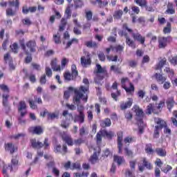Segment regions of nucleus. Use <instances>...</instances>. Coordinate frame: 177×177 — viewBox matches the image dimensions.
I'll return each instance as SVG.
<instances>
[{
  "mask_svg": "<svg viewBox=\"0 0 177 177\" xmlns=\"http://www.w3.org/2000/svg\"><path fill=\"white\" fill-rule=\"evenodd\" d=\"M88 92V87L80 86L75 89V95L73 97L74 102H76L77 107V113H84L85 108L82 104H80L81 100L86 103L88 102V95L86 93Z\"/></svg>",
  "mask_w": 177,
  "mask_h": 177,
  "instance_id": "f257e3e1",
  "label": "nucleus"
},
{
  "mask_svg": "<svg viewBox=\"0 0 177 177\" xmlns=\"http://www.w3.org/2000/svg\"><path fill=\"white\" fill-rule=\"evenodd\" d=\"M30 143L33 149H42V147H44L45 149H46L50 146L49 139H48V138L44 139V143L39 140H37L35 138L30 140Z\"/></svg>",
  "mask_w": 177,
  "mask_h": 177,
  "instance_id": "f03ea898",
  "label": "nucleus"
},
{
  "mask_svg": "<svg viewBox=\"0 0 177 177\" xmlns=\"http://www.w3.org/2000/svg\"><path fill=\"white\" fill-rule=\"evenodd\" d=\"M136 113V120L138 122H140V124L142 125L143 124V117H145V113H143V110L139 108L138 106H135L133 108Z\"/></svg>",
  "mask_w": 177,
  "mask_h": 177,
  "instance_id": "7ed1b4c3",
  "label": "nucleus"
},
{
  "mask_svg": "<svg viewBox=\"0 0 177 177\" xmlns=\"http://www.w3.org/2000/svg\"><path fill=\"white\" fill-rule=\"evenodd\" d=\"M171 37H160L158 38V48L159 49H165L168 45V41H171Z\"/></svg>",
  "mask_w": 177,
  "mask_h": 177,
  "instance_id": "20e7f679",
  "label": "nucleus"
},
{
  "mask_svg": "<svg viewBox=\"0 0 177 177\" xmlns=\"http://www.w3.org/2000/svg\"><path fill=\"white\" fill-rule=\"evenodd\" d=\"M142 164L143 165L138 163V169L140 172H143L145 168H147V169H153V165H151V163H150L146 158H142Z\"/></svg>",
  "mask_w": 177,
  "mask_h": 177,
  "instance_id": "39448f33",
  "label": "nucleus"
},
{
  "mask_svg": "<svg viewBox=\"0 0 177 177\" xmlns=\"http://www.w3.org/2000/svg\"><path fill=\"white\" fill-rule=\"evenodd\" d=\"M80 63L82 67L86 68L88 66H91L92 60L91 59V54L89 53H86V57L82 56L80 58Z\"/></svg>",
  "mask_w": 177,
  "mask_h": 177,
  "instance_id": "423d86ee",
  "label": "nucleus"
},
{
  "mask_svg": "<svg viewBox=\"0 0 177 177\" xmlns=\"http://www.w3.org/2000/svg\"><path fill=\"white\" fill-rule=\"evenodd\" d=\"M96 67L97 77H98L99 80H103V78H104V75L107 74V71H106V70L103 68L100 64H97Z\"/></svg>",
  "mask_w": 177,
  "mask_h": 177,
  "instance_id": "0eeeda50",
  "label": "nucleus"
},
{
  "mask_svg": "<svg viewBox=\"0 0 177 177\" xmlns=\"http://www.w3.org/2000/svg\"><path fill=\"white\" fill-rule=\"evenodd\" d=\"M122 139L123 133L122 131H119L118 133V149L119 154H122Z\"/></svg>",
  "mask_w": 177,
  "mask_h": 177,
  "instance_id": "6e6552de",
  "label": "nucleus"
},
{
  "mask_svg": "<svg viewBox=\"0 0 177 177\" xmlns=\"http://www.w3.org/2000/svg\"><path fill=\"white\" fill-rule=\"evenodd\" d=\"M132 37L135 41L140 42V44H141V45H145V41H146V38L145 37L142 36V35H140V33H139L138 32H132Z\"/></svg>",
  "mask_w": 177,
  "mask_h": 177,
  "instance_id": "1a4fd4ad",
  "label": "nucleus"
},
{
  "mask_svg": "<svg viewBox=\"0 0 177 177\" xmlns=\"http://www.w3.org/2000/svg\"><path fill=\"white\" fill-rule=\"evenodd\" d=\"M28 131L30 133L33 135H41L43 133L44 129L41 126L32 127L28 129Z\"/></svg>",
  "mask_w": 177,
  "mask_h": 177,
  "instance_id": "9d476101",
  "label": "nucleus"
},
{
  "mask_svg": "<svg viewBox=\"0 0 177 177\" xmlns=\"http://www.w3.org/2000/svg\"><path fill=\"white\" fill-rule=\"evenodd\" d=\"M95 151L93 155L91 156L89 161L91 164H95V162L99 160V154H100V148L94 149Z\"/></svg>",
  "mask_w": 177,
  "mask_h": 177,
  "instance_id": "9b49d317",
  "label": "nucleus"
},
{
  "mask_svg": "<svg viewBox=\"0 0 177 177\" xmlns=\"http://www.w3.org/2000/svg\"><path fill=\"white\" fill-rule=\"evenodd\" d=\"M122 35L125 37L127 45L130 46V48H132V49H135V48H136V44H135V41L129 38V36H128L127 33L122 32Z\"/></svg>",
  "mask_w": 177,
  "mask_h": 177,
  "instance_id": "f8f14e48",
  "label": "nucleus"
},
{
  "mask_svg": "<svg viewBox=\"0 0 177 177\" xmlns=\"http://www.w3.org/2000/svg\"><path fill=\"white\" fill-rule=\"evenodd\" d=\"M62 140L68 145V146H73L74 145V141L73 140V138H71V136L68 134L64 133L62 135Z\"/></svg>",
  "mask_w": 177,
  "mask_h": 177,
  "instance_id": "ddd939ff",
  "label": "nucleus"
},
{
  "mask_svg": "<svg viewBox=\"0 0 177 177\" xmlns=\"http://www.w3.org/2000/svg\"><path fill=\"white\" fill-rule=\"evenodd\" d=\"M91 3H92V5H96V3H97L98 5V8H104V6H107V5H109V1L107 0H91Z\"/></svg>",
  "mask_w": 177,
  "mask_h": 177,
  "instance_id": "4468645a",
  "label": "nucleus"
},
{
  "mask_svg": "<svg viewBox=\"0 0 177 177\" xmlns=\"http://www.w3.org/2000/svg\"><path fill=\"white\" fill-rule=\"evenodd\" d=\"M26 46L30 49V52L35 53L36 52L35 48L37 47V42L35 40H30L26 43Z\"/></svg>",
  "mask_w": 177,
  "mask_h": 177,
  "instance_id": "2eb2a0df",
  "label": "nucleus"
},
{
  "mask_svg": "<svg viewBox=\"0 0 177 177\" xmlns=\"http://www.w3.org/2000/svg\"><path fill=\"white\" fill-rule=\"evenodd\" d=\"M154 122L155 124H157L158 125L155 127H158L159 129H162L167 124V122L164 121V120L160 118H154Z\"/></svg>",
  "mask_w": 177,
  "mask_h": 177,
  "instance_id": "dca6fc26",
  "label": "nucleus"
},
{
  "mask_svg": "<svg viewBox=\"0 0 177 177\" xmlns=\"http://www.w3.org/2000/svg\"><path fill=\"white\" fill-rule=\"evenodd\" d=\"M73 121L74 122L84 124L85 122V113H79L78 115H75Z\"/></svg>",
  "mask_w": 177,
  "mask_h": 177,
  "instance_id": "f3484780",
  "label": "nucleus"
},
{
  "mask_svg": "<svg viewBox=\"0 0 177 177\" xmlns=\"http://www.w3.org/2000/svg\"><path fill=\"white\" fill-rule=\"evenodd\" d=\"M8 99H9V95L3 94V106H4V107L7 109L8 111H9V110H10V106H9V104L8 102Z\"/></svg>",
  "mask_w": 177,
  "mask_h": 177,
  "instance_id": "a211bd4d",
  "label": "nucleus"
},
{
  "mask_svg": "<svg viewBox=\"0 0 177 177\" xmlns=\"http://www.w3.org/2000/svg\"><path fill=\"white\" fill-rule=\"evenodd\" d=\"M50 64L53 71H60V70H62L60 65H57V60L56 59L52 60Z\"/></svg>",
  "mask_w": 177,
  "mask_h": 177,
  "instance_id": "6ab92c4d",
  "label": "nucleus"
},
{
  "mask_svg": "<svg viewBox=\"0 0 177 177\" xmlns=\"http://www.w3.org/2000/svg\"><path fill=\"white\" fill-rule=\"evenodd\" d=\"M155 77L156 79L157 82H158V84H164L165 81H167V77L162 76V75L160 73H156Z\"/></svg>",
  "mask_w": 177,
  "mask_h": 177,
  "instance_id": "aec40b11",
  "label": "nucleus"
},
{
  "mask_svg": "<svg viewBox=\"0 0 177 177\" xmlns=\"http://www.w3.org/2000/svg\"><path fill=\"white\" fill-rule=\"evenodd\" d=\"M84 45L87 48H99V44H97V43H96V41H93L92 40L86 41L84 43Z\"/></svg>",
  "mask_w": 177,
  "mask_h": 177,
  "instance_id": "412c9836",
  "label": "nucleus"
},
{
  "mask_svg": "<svg viewBox=\"0 0 177 177\" xmlns=\"http://www.w3.org/2000/svg\"><path fill=\"white\" fill-rule=\"evenodd\" d=\"M132 106V100L129 99V100L126 102H122L120 104V109L122 110H127V109L131 107Z\"/></svg>",
  "mask_w": 177,
  "mask_h": 177,
  "instance_id": "4be33fe9",
  "label": "nucleus"
},
{
  "mask_svg": "<svg viewBox=\"0 0 177 177\" xmlns=\"http://www.w3.org/2000/svg\"><path fill=\"white\" fill-rule=\"evenodd\" d=\"M122 15H124L122 10H115L113 15V19H115V20H120L121 17H122Z\"/></svg>",
  "mask_w": 177,
  "mask_h": 177,
  "instance_id": "5701e85b",
  "label": "nucleus"
},
{
  "mask_svg": "<svg viewBox=\"0 0 177 177\" xmlns=\"http://www.w3.org/2000/svg\"><path fill=\"white\" fill-rule=\"evenodd\" d=\"M156 154L160 157H165L167 156V150L162 148H156L155 150Z\"/></svg>",
  "mask_w": 177,
  "mask_h": 177,
  "instance_id": "b1692460",
  "label": "nucleus"
},
{
  "mask_svg": "<svg viewBox=\"0 0 177 177\" xmlns=\"http://www.w3.org/2000/svg\"><path fill=\"white\" fill-rule=\"evenodd\" d=\"M111 125V120L110 118H106L104 120H102L100 122V127L102 128H106L107 127H110Z\"/></svg>",
  "mask_w": 177,
  "mask_h": 177,
  "instance_id": "393cba45",
  "label": "nucleus"
},
{
  "mask_svg": "<svg viewBox=\"0 0 177 177\" xmlns=\"http://www.w3.org/2000/svg\"><path fill=\"white\" fill-rule=\"evenodd\" d=\"M167 64V58H162L156 66V70H161Z\"/></svg>",
  "mask_w": 177,
  "mask_h": 177,
  "instance_id": "a878e982",
  "label": "nucleus"
},
{
  "mask_svg": "<svg viewBox=\"0 0 177 177\" xmlns=\"http://www.w3.org/2000/svg\"><path fill=\"white\" fill-rule=\"evenodd\" d=\"M102 136L104 138H107V139H112L114 136L113 131H107V130H102Z\"/></svg>",
  "mask_w": 177,
  "mask_h": 177,
  "instance_id": "bb28decb",
  "label": "nucleus"
},
{
  "mask_svg": "<svg viewBox=\"0 0 177 177\" xmlns=\"http://www.w3.org/2000/svg\"><path fill=\"white\" fill-rule=\"evenodd\" d=\"M167 15H174L175 13V9L174 8V6L172 3H169L167 4V9L165 12Z\"/></svg>",
  "mask_w": 177,
  "mask_h": 177,
  "instance_id": "cd10ccee",
  "label": "nucleus"
},
{
  "mask_svg": "<svg viewBox=\"0 0 177 177\" xmlns=\"http://www.w3.org/2000/svg\"><path fill=\"white\" fill-rule=\"evenodd\" d=\"M113 161L117 162L118 165H121V164H122L125 160L124 159V157L115 155L113 156Z\"/></svg>",
  "mask_w": 177,
  "mask_h": 177,
  "instance_id": "c85d7f7f",
  "label": "nucleus"
},
{
  "mask_svg": "<svg viewBox=\"0 0 177 177\" xmlns=\"http://www.w3.org/2000/svg\"><path fill=\"white\" fill-rule=\"evenodd\" d=\"M167 109L169 111H171V109L174 107V104H175V101H174V97H169L167 99Z\"/></svg>",
  "mask_w": 177,
  "mask_h": 177,
  "instance_id": "c756f323",
  "label": "nucleus"
},
{
  "mask_svg": "<svg viewBox=\"0 0 177 177\" xmlns=\"http://www.w3.org/2000/svg\"><path fill=\"white\" fill-rule=\"evenodd\" d=\"M9 6H15V10H19V6L20 5V1L19 0L15 1H8Z\"/></svg>",
  "mask_w": 177,
  "mask_h": 177,
  "instance_id": "7c9ffc66",
  "label": "nucleus"
},
{
  "mask_svg": "<svg viewBox=\"0 0 177 177\" xmlns=\"http://www.w3.org/2000/svg\"><path fill=\"white\" fill-rule=\"evenodd\" d=\"M124 142L125 145H129L130 143H133V142H136V138L135 137L128 136L124 139Z\"/></svg>",
  "mask_w": 177,
  "mask_h": 177,
  "instance_id": "2f4dec72",
  "label": "nucleus"
},
{
  "mask_svg": "<svg viewBox=\"0 0 177 177\" xmlns=\"http://www.w3.org/2000/svg\"><path fill=\"white\" fill-rule=\"evenodd\" d=\"M6 150L10 151L11 154H13V153H15V146H13V144L10 142L7 143L6 145Z\"/></svg>",
  "mask_w": 177,
  "mask_h": 177,
  "instance_id": "473e14b6",
  "label": "nucleus"
},
{
  "mask_svg": "<svg viewBox=\"0 0 177 177\" xmlns=\"http://www.w3.org/2000/svg\"><path fill=\"white\" fill-rule=\"evenodd\" d=\"M124 118L127 121H132V118H133V115L131 113L130 111H124Z\"/></svg>",
  "mask_w": 177,
  "mask_h": 177,
  "instance_id": "72a5a7b5",
  "label": "nucleus"
},
{
  "mask_svg": "<svg viewBox=\"0 0 177 177\" xmlns=\"http://www.w3.org/2000/svg\"><path fill=\"white\" fill-rule=\"evenodd\" d=\"M74 6L75 9H81L84 6V2L82 0H76L74 1Z\"/></svg>",
  "mask_w": 177,
  "mask_h": 177,
  "instance_id": "f704fd0d",
  "label": "nucleus"
},
{
  "mask_svg": "<svg viewBox=\"0 0 177 177\" xmlns=\"http://www.w3.org/2000/svg\"><path fill=\"white\" fill-rule=\"evenodd\" d=\"M145 151L146 153H147V154H151L152 153H153L154 151L153 150V146L151 143L146 145Z\"/></svg>",
  "mask_w": 177,
  "mask_h": 177,
  "instance_id": "c9c22d12",
  "label": "nucleus"
},
{
  "mask_svg": "<svg viewBox=\"0 0 177 177\" xmlns=\"http://www.w3.org/2000/svg\"><path fill=\"white\" fill-rule=\"evenodd\" d=\"M73 44H78V39L73 38L71 40L68 41L66 43V46L65 47V49H68V48H70V46H71L73 45Z\"/></svg>",
  "mask_w": 177,
  "mask_h": 177,
  "instance_id": "e433bc0d",
  "label": "nucleus"
},
{
  "mask_svg": "<svg viewBox=\"0 0 177 177\" xmlns=\"http://www.w3.org/2000/svg\"><path fill=\"white\" fill-rule=\"evenodd\" d=\"M55 118H59V115L56 114V113H48V116H47V120L48 121H53V120H55Z\"/></svg>",
  "mask_w": 177,
  "mask_h": 177,
  "instance_id": "4c0bfd02",
  "label": "nucleus"
},
{
  "mask_svg": "<svg viewBox=\"0 0 177 177\" xmlns=\"http://www.w3.org/2000/svg\"><path fill=\"white\" fill-rule=\"evenodd\" d=\"M64 78L66 81H71L72 80H74L73 75H71L70 72H65L64 74Z\"/></svg>",
  "mask_w": 177,
  "mask_h": 177,
  "instance_id": "58836bf2",
  "label": "nucleus"
},
{
  "mask_svg": "<svg viewBox=\"0 0 177 177\" xmlns=\"http://www.w3.org/2000/svg\"><path fill=\"white\" fill-rule=\"evenodd\" d=\"M154 112V104H149V105L147 106V114H151Z\"/></svg>",
  "mask_w": 177,
  "mask_h": 177,
  "instance_id": "ea45409f",
  "label": "nucleus"
},
{
  "mask_svg": "<svg viewBox=\"0 0 177 177\" xmlns=\"http://www.w3.org/2000/svg\"><path fill=\"white\" fill-rule=\"evenodd\" d=\"M73 6H74V5L71 4L66 8L65 11L66 15H67L66 19H70V17H71V8H73Z\"/></svg>",
  "mask_w": 177,
  "mask_h": 177,
  "instance_id": "a19ab883",
  "label": "nucleus"
},
{
  "mask_svg": "<svg viewBox=\"0 0 177 177\" xmlns=\"http://www.w3.org/2000/svg\"><path fill=\"white\" fill-rule=\"evenodd\" d=\"M138 99H143L146 96V91L140 89L137 92Z\"/></svg>",
  "mask_w": 177,
  "mask_h": 177,
  "instance_id": "79ce46f5",
  "label": "nucleus"
},
{
  "mask_svg": "<svg viewBox=\"0 0 177 177\" xmlns=\"http://www.w3.org/2000/svg\"><path fill=\"white\" fill-rule=\"evenodd\" d=\"M136 3L137 5H139V6H141V8H143L147 5V0H134Z\"/></svg>",
  "mask_w": 177,
  "mask_h": 177,
  "instance_id": "37998d69",
  "label": "nucleus"
},
{
  "mask_svg": "<svg viewBox=\"0 0 177 177\" xmlns=\"http://www.w3.org/2000/svg\"><path fill=\"white\" fill-rule=\"evenodd\" d=\"M164 71H165V73H167V74H168L169 78H172V77H174V72L173 69H171V68L166 67L165 68Z\"/></svg>",
  "mask_w": 177,
  "mask_h": 177,
  "instance_id": "c03bdc74",
  "label": "nucleus"
},
{
  "mask_svg": "<svg viewBox=\"0 0 177 177\" xmlns=\"http://www.w3.org/2000/svg\"><path fill=\"white\" fill-rule=\"evenodd\" d=\"M53 41L55 44H62V40H60V35H59V33L53 35Z\"/></svg>",
  "mask_w": 177,
  "mask_h": 177,
  "instance_id": "a18cd8bd",
  "label": "nucleus"
},
{
  "mask_svg": "<svg viewBox=\"0 0 177 177\" xmlns=\"http://www.w3.org/2000/svg\"><path fill=\"white\" fill-rule=\"evenodd\" d=\"M46 166L47 167V168H48V169L50 168L53 169L55 167H56V163L55 162V160H53V159L51 161L47 162L46 164Z\"/></svg>",
  "mask_w": 177,
  "mask_h": 177,
  "instance_id": "49530a36",
  "label": "nucleus"
},
{
  "mask_svg": "<svg viewBox=\"0 0 177 177\" xmlns=\"http://www.w3.org/2000/svg\"><path fill=\"white\" fill-rule=\"evenodd\" d=\"M162 129L158 128V127H155V129L153 131V138H158L160 136V131Z\"/></svg>",
  "mask_w": 177,
  "mask_h": 177,
  "instance_id": "de8ad7c7",
  "label": "nucleus"
},
{
  "mask_svg": "<svg viewBox=\"0 0 177 177\" xmlns=\"http://www.w3.org/2000/svg\"><path fill=\"white\" fill-rule=\"evenodd\" d=\"M26 102L24 101L19 102L18 111H22V110H26Z\"/></svg>",
  "mask_w": 177,
  "mask_h": 177,
  "instance_id": "09e8293b",
  "label": "nucleus"
},
{
  "mask_svg": "<svg viewBox=\"0 0 177 177\" xmlns=\"http://www.w3.org/2000/svg\"><path fill=\"white\" fill-rule=\"evenodd\" d=\"M164 34H169L171 32V23H167V27H165L163 29Z\"/></svg>",
  "mask_w": 177,
  "mask_h": 177,
  "instance_id": "8fccbe9b",
  "label": "nucleus"
},
{
  "mask_svg": "<svg viewBox=\"0 0 177 177\" xmlns=\"http://www.w3.org/2000/svg\"><path fill=\"white\" fill-rule=\"evenodd\" d=\"M169 62L171 63V64H173V66H176L177 65V56L169 57Z\"/></svg>",
  "mask_w": 177,
  "mask_h": 177,
  "instance_id": "3c124183",
  "label": "nucleus"
},
{
  "mask_svg": "<svg viewBox=\"0 0 177 177\" xmlns=\"http://www.w3.org/2000/svg\"><path fill=\"white\" fill-rule=\"evenodd\" d=\"M24 26H30L31 24H32V22H31V20H30V18H25L22 19L21 21Z\"/></svg>",
  "mask_w": 177,
  "mask_h": 177,
  "instance_id": "603ef678",
  "label": "nucleus"
},
{
  "mask_svg": "<svg viewBox=\"0 0 177 177\" xmlns=\"http://www.w3.org/2000/svg\"><path fill=\"white\" fill-rule=\"evenodd\" d=\"M124 150L126 156H128V157H131V158H133V152H132L131 149H128L127 147H125Z\"/></svg>",
  "mask_w": 177,
  "mask_h": 177,
  "instance_id": "864d4df0",
  "label": "nucleus"
},
{
  "mask_svg": "<svg viewBox=\"0 0 177 177\" xmlns=\"http://www.w3.org/2000/svg\"><path fill=\"white\" fill-rule=\"evenodd\" d=\"M71 70H72V76L77 77L78 75V71H77V66L75 65H72L71 66Z\"/></svg>",
  "mask_w": 177,
  "mask_h": 177,
  "instance_id": "5fc2aeb1",
  "label": "nucleus"
},
{
  "mask_svg": "<svg viewBox=\"0 0 177 177\" xmlns=\"http://www.w3.org/2000/svg\"><path fill=\"white\" fill-rule=\"evenodd\" d=\"M79 132H80V136L81 137L85 136V135H88V131H86L84 127H82L80 129Z\"/></svg>",
  "mask_w": 177,
  "mask_h": 177,
  "instance_id": "6e6d98bb",
  "label": "nucleus"
},
{
  "mask_svg": "<svg viewBox=\"0 0 177 177\" xmlns=\"http://www.w3.org/2000/svg\"><path fill=\"white\" fill-rule=\"evenodd\" d=\"M0 89L6 93H9L10 92L9 87H8V86L6 84H0Z\"/></svg>",
  "mask_w": 177,
  "mask_h": 177,
  "instance_id": "4d7b16f0",
  "label": "nucleus"
},
{
  "mask_svg": "<svg viewBox=\"0 0 177 177\" xmlns=\"http://www.w3.org/2000/svg\"><path fill=\"white\" fill-rule=\"evenodd\" d=\"M87 118L90 122L93 120V111L92 110L87 111Z\"/></svg>",
  "mask_w": 177,
  "mask_h": 177,
  "instance_id": "13d9d810",
  "label": "nucleus"
},
{
  "mask_svg": "<svg viewBox=\"0 0 177 177\" xmlns=\"http://www.w3.org/2000/svg\"><path fill=\"white\" fill-rule=\"evenodd\" d=\"M20 45H21V47L23 49V50L25 52V53L26 55H28L30 53L28 52V50L26 48V44H24V40H21L20 41Z\"/></svg>",
  "mask_w": 177,
  "mask_h": 177,
  "instance_id": "bf43d9fd",
  "label": "nucleus"
},
{
  "mask_svg": "<svg viewBox=\"0 0 177 177\" xmlns=\"http://www.w3.org/2000/svg\"><path fill=\"white\" fill-rule=\"evenodd\" d=\"M6 15L8 16H15L16 15V11H13V10L10 8L6 9Z\"/></svg>",
  "mask_w": 177,
  "mask_h": 177,
  "instance_id": "052dcab7",
  "label": "nucleus"
},
{
  "mask_svg": "<svg viewBox=\"0 0 177 177\" xmlns=\"http://www.w3.org/2000/svg\"><path fill=\"white\" fill-rule=\"evenodd\" d=\"M106 58L108 59V60L109 62H117L118 59V56L117 55H115V56H113V55H107L106 56Z\"/></svg>",
  "mask_w": 177,
  "mask_h": 177,
  "instance_id": "680f3d73",
  "label": "nucleus"
},
{
  "mask_svg": "<svg viewBox=\"0 0 177 177\" xmlns=\"http://www.w3.org/2000/svg\"><path fill=\"white\" fill-rule=\"evenodd\" d=\"M45 71H46V75H47V77H48V78H50V77H52V69H50V68L46 66L45 68Z\"/></svg>",
  "mask_w": 177,
  "mask_h": 177,
  "instance_id": "e2e57ef3",
  "label": "nucleus"
},
{
  "mask_svg": "<svg viewBox=\"0 0 177 177\" xmlns=\"http://www.w3.org/2000/svg\"><path fill=\"white\" fill-rule=\"evenodd\" d=\"M53 55H55V50H48L46 51V53H44V57H49L50 56H53Z\"/></svg>",
  "mask_w": 177,
  "mask_h": 177,
  "instance_id": "0e129e2a",
  "label": "nucleus"
},
{
  "mask_svg": "<svg viewBox=\"0 0 177 177\" xmlns=\"http://www.w3.org/2000/svg\"><path fill=\"white\" fill-rule=\"evenodd\" d=\"M103 136V131H100L96 135L97 142H102V138Z\"/></svg>",
  "mask_w": 177,
  "mask_h": 177,
  "instance_id": "69168bd1",
  "label": "nucleus"
},
{
  "mask_svg": "<svg viewBox=\"0 0 177 177\" xmlns=\"http://www.w3.org/2000/svg\"><path fill=\"white\" fill-rule=\"evenodd\" d=\"M86 19L88 20V21L92 20V11H86Z\"/></svg>",
  "mask_w": 177,
  "mask_h": 177,
  "instance_id": "338daca9",
  "label": "nucleus"
},
{
  "mask_svg": "<svg viewBox=\"0 0 177 177\" xmlns=\"http://www.w3.org/2000/svg\"><path fill=\"white\" fill-rule=\"evenodd\" d=\"M111 71H114V73H120L121 69L118 66H115V65H112L111 66Z\"/></svg>",
  "mask_w": 177,
  "mask_h": 177,
  "instance_id": "774afa93",
  "label": "nucleus"
}]
</instances>
